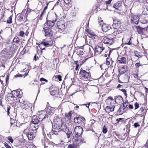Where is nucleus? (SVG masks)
<instances>
[{
  "label": "nucleus",
  "mask_w": 148,
  "mask_h": 148,
  "mask_svg": "<svg viewBox=\"0 0 148 148\" xmlns=\"http://www.w3.org/2000/svg\"><path fill=\"white\" fill-rule=\"evenodd\" d=\"M113 100V98L111 96L108 97L106 101V102L108 105H110L111 104V102H112Z\"/></svg>",
  "instance_id": "cd10ccee"
},
{
  "label": "nucleus",
  "mask_w": 148,
  "mask_h": 148,
  "mask_svg": "<svg viewBox=\"0 0 148 148\" xmlns=\"http://www.w3.org/2000/svg\"><path fill=\"white\" fill-rule=\"evenodd\" d=\"M131 39V37H130V38H128L127 40H129V41L128 42L125 43V44L127 45H130L131 44V42L130 41Z\"/></svg>",
  "instance_id": "de8ad7c7"
},
{
  "label": "nucleus",
  "mask_w": 148,
  "mask_h": 148,
  "mask_svg": "<svg viewBox=\"0 0 148 148\" xmlns=\"http://www.w3.org/2000/svg\"><path fill=\"white\" fill-rule=\"evenodd\" d=\"M90 103H88V104H82V105H84V106H85L87 107H88V108L89 107V106L90 105ZM81 106V105H80Z\"/></svg>",
  "instance_id": "052dcab7"
},
{
  "label": "nucleus",
  "mask_w": 148,
  "mask_h": 148,
  "mask_svg": "<svg viewBox=\"0 0 148 148\" xmlns=\"http://www.w3.org/2000/svg\"><path fill=\"white\" fill-rule=\"evenodd\" d=\"M57 78H58L59 81H61L62 80V77L60 75L57 76Z\"/></svg>",
  "instance_id": "4d7b16f0"
},
{
  "label": "nucleus",
  "mask_w": 148,
  "mask_h": 148,
  "mask_svg": "<svg viewBox=\"0 0 148 148\" xmlns=\"http://www.w3.org/2000/svg\"><path fill=\"white\" fill-rule=\"evenodd\" d=\"M15 77L16 78V77H22L23 76V75L21 74H18L16 75H15Z\"/></svg>",
  "instance_id": "6e6d98bb"
},
{
  "label": "nucleus",
  "mask_w": 148,
  "mask_h": 148,
  "mask_svg": "<svg viewBox=\"0 0 148 148\" xmlns=\"http://www.w3.org/2000/svg\"><path fill=\"white\" fill-rule=\"evenodd\" d=\"M115 108V106L114 105L108 106L106 107V111L109 113L110 112H113Z\"/></svg>",
  "instance_id": "6ab92c4d"
},
{
  "label": "nucleus",
  "mask_w": 148,
  "mask_h": 148,
  "mask_svg": "<svg viewBox=\"0 0 148 148\" xmlns=\"http://www.w3.org/2000/svg\"><path fill=\"white\" fill-rule=\"evenodd\" d=\"M23 133L26 134V136L28 137L29 140H32L33 139L34 137V134L33 133L31 132H27V130H24Z\"/></svg>",
  "instance_id": "dca6fc26"
},
{
  "label": "nucleus",
  "mask_w": 148,
  "mask_h": 148,
  "mask_svg": "<svg viewBox=\"0 0 148 148\" xmlns=\"http://www.w3.org/2000/svg\"><path fill=\"white\" fill-rule=\"evenodd\" d=\"M134 126L136 128L138 127H139L140 125L138 123H134Z\"/></svg>",
  "instance_id": "5fc2aeb1"
},
{
  "label": "nucleus",
  "mask_w": 148,
  "mask_h": 148,
  "mask_svg": "<svg viewBox=\"0 0 148 148\" xmlns=\"http://www.w3.org/2000/svg\"><path fill=\"white\" fill-rule=\"evenodd\" d=\"M120 23L119 21H115L112 24V27L114 29H117L120 26Z\"/></svg>",
  "instance_id": "aec40b11"
},
{
  "label": "nucleus",
  "mask_w": 148,
  "mask_h": 148,
  "mask_svg": "<svg viewBox=\"0 0 148 148\" xmlns=\"http://www.w3.org/2000/svg\"><path fill=\"white\" fill-rule=\"evenodd\" d=\"M89 34L91 35V37H92V38H95V36L97 37V35L93 32H88Z\"/></svg>",
  "instance_id": "72a5a7b5"
},
{
  "label": "nucleus",
  "mask_w": 148,
  "mask_h": 148,
  "mask_svg": "<svg viewBox=\"0 0 148 148\" xmlns=\"http://www.w3.org/2000/svg\"><path fill=\"white\" fill-rule=\"evenodd\" d=\"M78 145L77 144V143L74 141V142L73 144L69 145L68 147V148H76Z\"/></svg>",
  "instance_id": "c85d7f7f"
},
{
  "label": "nucleus",
  "mask_w": 148,
  "mask_h": 148,
  "mask_svg": "<svg viewBox=\"0 0 148 148\" xmlns=\"http://www.w3.org/2000/svg\"><path fill=\"white\" fill-rule=\"evenodd\" d=\"M108 131V130L107 127L104 125L103 127L102 132L104 134L106 133Z\"/></svg>",
  "instance_id": "f704fd0d"
},
{
  "label": "nucleus",
  "mask_w": 148,
  "mask_h": 148,
  "mask_svg": "<svg viewBox=\"0 0 148 148\" xmlns=\"http://www.w3.org/2000/svg\"><path fill=\"white\" fill-rule=\"evenodd\" d=\"M134 55L135 56L137 57H139L140 56L139 53L137 51H135L134 52Z\"/></svg>",
  "instance_id": "49530a36"
},
{
  "label": "nucleus",
  "mask_w": 148,
  "mask_h": 148,
  "mask_svg": "<svg viewBox=\"0 0 148 148\" xmlns=\"http://www.w3.org/2000/svg\"><path fill=\"white\" fill-rule=\"evenodd\" d=\"M23 15L22 14L19 15L17 17V19L21 22L23 20Z\"/></svg>",
  "instance_id": "473e14b6"
},
{
  "label": "nucleus",
  "mask_w": 148,
  "mask_h": 148,
  "mask_svg": "<svg viewBox=\"0 0 148 148\" xmlns=\"http://www.w3.org/2000/svg\"><path fill=\"white\" fill-rule=\"evenodd\" d=\"M144 110V109H143V108H140V109L139 110V111L141 113V112H143Z\"/></svg>",
  "instance_id": "680f3d73"
},
{
  "label": "nucleus",
  "mask_w": 148,
  "mask_h": 148,
  "mask_svg": "<svg viewBox=\"0 0 148 148\" xmlns=\"http://www.w3.org/2000/svg\"><path fill=\"white\" fill-rule=\"evenodd\" d=\"M129 108L131 109H132L133 108V106L131 105H130L129 106Z\"/></svg>",
  "instance_id": "69168bd1"
},
{
  "label": "nucleus",
  "mask_w": 148,
  "mask_h": 148,
  "mask_svg": "<svg viewBox=\"0 0 148 148\" xmlns=\"http://www.w3.org/2000/svg\"><path fill=\"white\" fill-rule=\"evenodd\" d=\"M39 125L37 124H32L30 125V127L29 128L30 130H32V131H35L38 128Z\"/></svg>",
  "instance_id": "412c9836"
},
{
  "label": "nucleus",
  "mask_w": 148,
  "mask_h": 148,
  "mask_svg": "<svg viewBox=\"0 0 148 148\" xmlns=\"http://www.w3.org/2000/svg\"><path fill=\"white\" fill-rule=\"evenodd\" d=\"M112 0H109L108 1H106V4H110L111 3V1Z\"/></svg>",
  "instance_id": "bf43d9fd"
},
{
  "label": "nucleus",
  "mask_w": 148,
  "mask_h": 148,
  "mask_svg": "<svg viewBox=\"0 0 148 148\" xmlns=\"http://www.w3.org/2000/svg\"><path fill=\"white\" fill-rule=\"evenodd\" d=\"M38 118L40 121L47 120L48 119V115L45 113H42L39 115Z\"/></svg>",
  "instance_id": "6e6552de"
},
{
  "label": "nucleus",
  "mask_w": 148,
  "mask_h": 148,
  "mask_svg": "<svg viewBox=\"0 0 148 148\" xmlns=\"http://www.w3.org/2000/svg\"><path fill=\"white\" fill-rule=\"evenodd\" d=\"M110 28L111 27L109 25L105 24L102 25V29L103 32H107Z\"/></svg>",
  "instance_id": "a211bd4d"
},
{
  "label": "nucleus",
  "mask_w": 148,
  "mask_h": 148,
  "mask_svg": "<svg viewBox=\"0 0 148 148\" xmlns=\"http://www.w3.org/2000/svg\"><path fill=\"white\" fill-rule=\"evenodd\" d=\"M43 29L45 33V36H49L53 35V33L49 27H44Z\"/></svg>",
  "instance_id": "9b49d317"
},
{
  "label": "nucleus",
  "mask_w": 148,
  "mask_h": 148,
  "mask_svg": "<svg viewBox=\"0 0 148 148\" xmlns=\"http://www.w3.org/2000/svg\"><path fill=\"white\" fill-rule=\"evenodd\" d=\"M100 21H98L99 24L100 25H102L103 24V20L101 19V18H100Z\"/></svg>",
  "instance_id": "864d4df0"
},
{
  "label": "nucleus",
  "mask_w": 148,
  "mask_h": 148,
  "mask_svg": "<svg viewBox=\"0 0 148 148\" xmlns=\"http://www.w3.org/2000/svg\"><path fill=\"white\" fill-rule=\"evenodd\" d=\"M122 2L121 1H119L114 4L113 7L116 10H118V8L121 6Z\"/></svg>",
  "instance_id": "b1692460"
},
{
  "label": "nucleus",
  "mask_w": 148,
  "mask_h": 148,
  "mask_svg": "<svg viewBox=\"0 0 148 148\" xmlns=\"http://www.w3.org/2000/svg\"><path fill=\"white\" fill-rule=\"evenodd\" d=\"M46 112L48 113L49 115L52 116L54 114V112L55 110V109L54 108L49 106L46 108Z\"/></svg>",
  "instance_id": "4468645a"
},
{
  "label": "nucleus",
  "mask_w": 148,
  "mask_h": 148,
  "mask_svg": "<svg viewBox=\"0 0 148 148\" xmlns=\"http://www.w3.org/2000/svg\"><path fill=\"white\" fill-rule=\"evenodd\" d=\"M19 39L17 36L15 37L13 39V41L16 43L18 42H19Z\"/></svg>",
  "instance_id": "c9c22d12"
},
{
  "label": "nucleus",
  "mask_w": 148,
  "mask_h": 148,
  "mask_svg": "<svg viewBox=\"0 0 148 148\" xmlns=\"http://www.w3.org/2000/svg\"><path fill=\"white\" fill-rule=\"evenodd\" d=\"M103 42L106 44L111 45L114 43L113 39L109 38L106 37H104L103 40Z\"/></svg>",
  "instance_id": "423d86ee"
},
{
  "label": "nucleus",
  "mask_w": 148,
  "mask_h": 148,
  "mask_svg": "<svg viewBox=\"0 0 148 148\" xmlns=\"http://www.w3.org/2000/svg\"><path fill=\"white\" fill-rule=\"evenodd\" d=\"M17 126L16 123L11 124V127H15Z\"/></svg>",
  "instance_id": "09e8293b"
},
{
  "label": "nucleus",
  "mask_w": 148,
  "mask_h": 148,
  "mask_svg": "<svg viewBox=\"0 0 148 148\" xmlns=\"http://www.w3.org/2000/svg\"><path fill=\"white\" fill-rule=\"evenodd\" d=\"M66 117L68 119H71V114L69 112L68 114H66Z\"/></svg>",
  "instance_id": "a19ab883"
},
{
  "label": "nucleus",
  "mask_w": 148,
  "mask_h": 148,
  "mask_svg": "<svg viewBox=\"0 0 148 148\" xmlns=\"http://www.w3.org/2000/svg\"><path fill=\"white\" fill-rule=\"evenodd\" d=\"M85 121L84 118L80 116L76 117L74 118V121L76 123H81Z\"/></svg>",
  "instance_id": "0eeeda50"
},
{
  "label": "nucleus",
  "mask_w": 148,
  "mask_h": 148,
  "mask_svg": "<svg viewBox=\"0 0 148 148\" xmlns=\"http://www.w3.org/2000/svg\"><path fill=\"white\" fill-rule=\"evenodd\" d=\"M128 106V103L127 102H125L123 104V109H124L126 108Z\"/></svg>",
  "instance_id": "79ce46f5"
},
{
  "label": "nucleus",
  "mask_w": 148,
  "mask_h": 148,
  "mask_svg": "<svg viewBox=\"0 0 148 148\" xmlns=\"http://www.w3.org/2000/svg\"><path fill=\"white\" fill-rule=\"evenodd\" d=\"M54 24V22L53 21H47L44 24V26H48L50 28L52 27Z\"/></svg>",
  "instance_id": "f3484780"
},
{
  "label": "nucleus",
  "mask_w": 148,
  "mask_h": 148,
  "mask_svg": "<svg viewBox=\"0 0 148 148\" xmlns=\"http://www.w3.org/2000/svg\"><path fill=\"white\" fill-rule=\"evenodd\" d=\"M40 121L35 116H33V117L32 119V124H38V123L40 122Z\"/></svg>",
  "instance_id": "a878e982"
},
{
  "label": "nucleus",
  "mask_w": 148,
  "mask_h": 148,
  "mask_svg": "<svg viewBox=\"0 0 148 148\" xmlns=\"http://www.w3.org/2000/svg\"><path fill=\"white\" fill-rule=\"evenodd\" d=\"M50 92L51 95L57 97L58 95V90H53L51 89L50 90Z\"/></svg>",
  "instance_id": "5701e85b"
},
{
  "label": "nucleus",
  "mask_w": 148,
  "mask_h": 148,
  "mask_svg": "<svg viewBox=\"0 0 148 148\" xmlns=\"http://www.w3.org/2000/svg\"><path fill=\"white\" fill-rule=\"evenodd\" d=\"M57 25L59 29H62L65 27V23L63 21H58L57 23Z\"/></svg>",
  "instance_id": "2eb2a0df"
},
{
  "label": "nucleus",
  "mask_w": 148,
  "mask_h": 148,
  "mask_svg": "<svg viewBox=\"0 0 148 148\" xmlns=\"http://www.w3.org/2000/svg\"><path fill=\"white\" fill-rule=\"evenodd\" d=\"M135 110H136L139 108V104L137 102H136L135 104Z\"/></svg>",
  "instance_id": "a18cd8bd"
},
{
  "label": "nucleus",
  "mask_w": 148,
  "mask_h": 148,
  "mask_svg": "<svg viewBox=\"0 0 148 148\" xmlns=\"http://www.w3.org/2000/svg\"><path fill=\"white\" fill-rule=\"evenodd\" d=\"M45 12V10H43L41 15H40V17L42 16V15Z\"/></svg>",
  "instance_id": "774afa93"
},
{
  "label": "nucleus",
  "mask_w": 148,
  "mask_h": 148,
  "mask_svg": "<svg viewBox=\"0 0 148 148\" xmlns=\"http://www.w3.org/2000/svg\"><path fill=\"white\" fill-rule=\"evenodd\" d=\"M10 119H11V120H10V123H11V124H13V123H16V120H15L14 118L15 117H13V118H11V117L10 116Z\"/></svg>",
  "instance_id": "4c0bfd02"
},
{
  "label": "nucleus",
  "mask_w": 148,
  "mask_h": 148,
  "mask_svg": "<svg viewBox=\"0 0 148 148\" xmlns=\"http://www.w3.org/2000/svg\"><path fill=\"white\" fill-rule=\"evenodd\" d=\"M127 66H123L119 68V71L122 73L125 72L126 71Z\"/></svg>",
  "instance_id": "c756f323"
},
{
  "label": "nucleus",
  "mask_w": 148,
  "mask_h": 148,
  "mask_svg": "<svg viewBox=\"0 0 148 148\" xmlns=\"http://www.w3.org/2000/svg\"><path fill=\"white\" fill-rule=\"evenodd\" d=\"M27 105L26 104V102L25 101H24L21 104V106L23 108H25Z\"/></svg>",
  "instance_id": "58836bf2"
},
{
  "label": "nucleus",
  "mask_w": 148,
  "mask_h": 148,
  "mask_svg": "<svg viewBox=\"0 0 148 148\" xmlns=\"http://www.w3.org/2000/svg\"><path fill=\"white\" fill-rule=\"evenodd\" d=\"M131 21L136 25L138 24L139 18L138 16L133 14L132 13L130 14Z\"/></svg>",
  "instance_id": "20e7f679"
},
{
  "label": "nucleus",
  "mask_w": 148,
  "mask_h": 148,
  "mask_svg": "<svg viewBox=\"0 0 148 148\" xmlns=\"http://www.w3.org/2000/svg\"><path fill=\"white\" fill-rule=\"evenodd\" d=\"M40 81H44L46 82H48V80L47 79H45L43 78L42 77H41L40 79Z\"/></svg>",
  "instance_id": "603ef678"
},
{
  "label": "nucleus",
  "mask_w": 148,
  "mask_h": 148,
  "mask_svg": "<svg viewBox=\"0 0 148 148\" xmlns=\"http://www.w3.org/2000/svg\"><path fill=\"white\" fill-rule=\"evenodd\" d=\"M71 131H70L68 130L67 133V137L68 138H69L71 137Z\"/></svg>",
  "instance_id": "ea45409f"
},
{
  "label": "nucleus",
  "mask_w": 148,
  "mask_h": 148,
  "mask_svg": "<svg viewBox=\"0 0 148 148\" xmlns=\"http://www.w3.org/2000/svg\"><path fill=\"white\" fill-rule=\"evenodd\" d=\"M74 140L75 141V142L78 145L79 143L81 142H82L83 141V140L82 137L80 136L75 135L73 138Z\"/></svg>",
  "instance_id": "ddd939ff"
},
{
  "label": "nucleus",
  "mask_w": 148,
  "mask_h": 148,
  "mask_svg": "<svg viewBox=\"0 0 148 148\" xmlns=\"http://www.w3.org/2000/svg\"><path fill=\"white\" fill-rule=\"evenodd\" d=\"M29 125L28 123H26L25 124H22L21 126L22 127L24 128V130H27V132L28 130L27 129L28 128Z\"/></svg>",
  "instance_id": "2f4dec72"
},
{
  "label": "nucleus",
  "mask_w": 148,
  "mask_h": 148,
  "mask_svg": "<svg viewBox=\"0 0 148 148\" xmlns=\"http://www.w3.org/2000/svg\"><path fill=\"white\" fill-rule=\"evenodd\" d=\"M8 139L12 143L13 142V140L11 136H8L7 137Z\"/></svg>",
  "instance_id": "37998d69"
},
{
  "label": "nucleus",
  "mask_w": 148,
  "mask_h": 148,
  "mask_svg": "<svg viewBox=\"0 0 148 148\" xmlns=\"http://www.w3.org/2000/svg\"><path fill=\"white\" fill-rule=\"evenodd\" d=\"M137 32L139 34H142L143 32V28L139 26L136 27Z\"/></svg>",
  "instance_id": "7c9ffc66"
},
{
  "label": "nucleus",
  "mask_w": 148,
  "mask_h": 148,
  "mask_svg": "<svg viewBox=\"0 0 148 148\" xmlns=\"http://www.w3.org/2000/svg\"><path fill=\"white\" fill-rule=\"evenodd\" d=\"M83 129L79 126L76 127L74 129V132L77 136H80L82 133Z\"/></svg>",
  "instance_id": "9d476101"
},
{
  "label": "nucleus",
  "mask_w": 148,
  "mask_h": 148,
  "mask_svg": "<svg viewBox=\"0 0 148 148\" xmlns=\"http://www.w3.org/2000/svg\"><path fill=\"white\" fill-rule=\"evenodd\" d=\"M54 42L51 40H48L47 39H45L39 45V47L40 48V49L44 50L45 49V48H42L43 45L46 47H48L54 45L55 44Z\"/></svg>",
  "instance_id": "f257e3e1"
},
{
  "label": "nucleus",
  "mask_w": 148,
  "mask_h": 148,
  "mask_svg": "<svg viewBox=\"0 0 148 148\" xmlns=\"http://www.w3.org/2000/svg\"><path fill=\"white\" fill-rule=\"evenodd\" d=\"M145 147L148 148V142H147L145 144Z\"/></svg>",
  "instance_id": "338daca9"
},
{
  "label": "nucleus",
  "mask_w": 148,
  "mask_h": 148,
  "mask_svg": "<svg viewBox=\"0 0 148 148\" xmlns=\"http://www.w3.org/2000/svg\"><path fill=\"white\" fill-rule=\"evenodd\" d=\"M95 54L97 55L100 54L104 50L105 47L102 46H97L95 47Z\"/></svg>",
  "instance_id": "1a4fd4ad"
},
{
  "label": "nucleus",
  "mask_w": 148,
  "mask_h": 148,
  "mask_svg": "<svg viewBox=\"0 0 148 148\" xmlns=\"http://www.w3.org/2000/svg\"><path fill=\"white\" fill-rule=\"evenodd\" d=\"M4 145L7 148H11V147L7 143H5Z\"/></svg>",
  "instance_id": "8fccbe9b"
},
{
  "label": "nucleus",
  "mask_w": 148,
  "mask_h": 148,
  "mask_svg": "<svg viewBox=\"0 0 148 148\" xmlns=\"http://www.w3.org/2000/svg\"><path fill=\"white\" fill-rule=\"evenodd\" d=\"M62 126V125L60 124L55 123L52 126V129L53 134L55 135L58 134V133L60 132L61 130H62V129L61 128Z\"/></svg>",
  "instance_id": "f03ea898"
},
{
  "label": "nucleus",
  "mask_w": 148,
  "mask_h": 148,
  "mask_svg": "<svg viewBox=\"0 0 148 148\" xmlns=\"http://www.w3.org/2000/svg\"><path fill=\"white\" fill-rule=\"evenodd\" d=\"M42 142L45 148H53V144L47 139L42 140Z\"/></svg>",
  "instance_id": "7ed1b4c3"
},
{
  "label": "nucleus",
  "mask_w": 148,
  "mask_h": 148,
  "mask_svg": "<svg viewBox=\"0 0 148 148\" xmlns=\"http://www.w3.org/2000/svg\"><path fill=\"white\" fill-rule=\"evenodd\" d=\"M119 62L121 64H125L126 63V59L125 57H122L120 58H118Z\"/></svg>",
  "instance_id": "4be33fe9"
},
{
  "label": "nucleus",
  "mask_w": 148,
  "mask_h": 148,
  "mask_svg": "<svg viewBox=\"0 0 148 148\" xmlns=\"http://www.w3.org/2000/svg\"><path fill=\"white\" fill-rule=\"evenodd\" d=\"M111 52V50L109 52L108 54V57L107 58L106 61V63L107 65H110V61H111V63L113 62V61L111 60V58H109V56L110 55V53Z\"/></svg>",
  "instance_id": "393cba45"
},
{
  "label": "nucleus",
  "mask_w": 148,
  "mask_h": 148,
  "mask_svg": "<svg viewBox=\"0 0 148 148\" xmlns=\"http://www.w3.org/2000/svg\"><path fill=\"white\" fill-rule=\"evenodd\" d=\"M80 75L84 79H88L90 75L89 72H87L84 70H81L80 71Z\"/></svg>",
  "instance_id": "39448f33"
},
{
  "label": "nucleus",
  "mask_w": 148,
  "mask_h": 148,
  "mask_svg": "<svg viewBox=\"0 0 148 148\" xmlns=\"http://www.w3.org/2000/svg\"><path fill=\"white\" fill-rule=\"evenodd\" d=\"M7 22L8 23H11L12 22V16H10L8 18Z\"/></svg>",
  "instance_id": "e433bc0d"
},
{
  "label": "nucleus",
  "mask_w": 148,
  "mask_h": 148,
  "mask_svg": "<svg viewBox=\"0 0 148 148\" xmlns=\"http://www.w3.org/2000/svg\"><path fill=\"white\" fill-rule=\"evenodd\" d=\"M11 107L10 106H8L7 107V113L9 115L10 112L9 111L10 110Z\"/></svg>",
  "instance_id": "13d9d810"
},
{
  "label": "nucleus",
  "mask_w": 148,
  "mask_h": 148,
  "mask_svg": "<svg viewBox=\"0 0 148 148\" xmlns=\"http://www.w3.org/2000/svg\"><path fill=\"white\" fill-rule=\"evenodd\" d=\"M25 34L24 32L23 31H21L19 33V35L22 37H23Z\"/></svg>",
  "instance_id": "c03bdc74"
},
{
  "label": "nucleus",
  "mask_w": 148,
  "mask_h": 148,
  "mask_svg": "<svg viewBox=\"0 0 148 148\" xmlns=\"http://www.w3.org/2000/svg\"><path fill=\"white\" fill-rule=\"evenodd\" d=\"M79 66V64H77L76 65V66L75 68V69L76 70H78Z\"/></svg>",
  "instance_id": "0e129e2a"
},
{
  "label": "nucleus",
  "mask_w": 148,
  "mask_h": 148,
  "mask_svg": "<svg viewBox=\"0 0 148 148\" xmlns=\"http://www.w3.org/2000/svg\"><path fill=\"white\" fill-rule=\"evenodd\" d=\"M121 91H122L123 93L125 95V96H127V94H126V90L124 89H122L121 90Z\"/></svg>",
  "instance_id": "3c124183"
},
{
  "label": "nucleus",
  "mask_w": 148,
  "mask_h": 148,
  "mask_svg": "<svg viewBox=\"0 0 148 148\" xmlns=\"http://www.w3.org/2000/svg\"><path fill=\"white\" fill-rule=\"evenodd\" d=\"M16 99V97L14 96L11 94H9L7 98V100L10 103H14Z\"/></svg>",
  "instance_id": "f8f14e48"
},
{
  "label": "nucleus",
  "mask_w": 148,
  "mask_h": 148,
  "mask_svg": "<svg viewBox=\"0 0 148 148\" xmlns=\"http://www.w3.org/2000/svg\"><path fill=\"white\" fill-rule=\"evenodd\" d=\"M115 101L117 103H121L123 102V98L121 96L117 97L115 98Z\"/></svg>",
  "instance_id": "bb28decb"
},
{
  "label": "nucleus",
  "mask_w": 148,
  "mask_h": 148,
  "mask_svg": "<svg viewBox=\"0 0 148 148\" xmlns=\"http://www.w3.org/2000/svg\"><path fill=\"white\" fill-rule=\"evenodd\" d=\"M135 66H136V67H138L139 66H140V64L139 63H136L135 64Z\"/></svg>",
  "instance_id": "e2e57ef3"
}]
</instances>
